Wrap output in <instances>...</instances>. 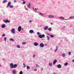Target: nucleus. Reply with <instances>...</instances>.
<instances>
[{"label":"nucleus","mask_w":74,"mask_h":74,"mask_svg":"<svg viewBox=\"0 0 74 74\" xmlns=\"http://www.w3.org/2000/svg\"><path fill=\"white\" fill-rule=\"evenodd\" d=\"M38 37L40 38H45V35L42 34V35H39Z\"/></svg>","instance_id":"nucleus-1"},{"label":"nucleus","mask_w":74,"mask_h":74,"mask_svg":"<svg viewBox=\"0 0 74 74\" xmlns=\"http://www.w3.org/2000/svg\"><path fill=\"white\" fill-rule=\"evenodd\" d=\"M11 32L13 34L15 33V28H13L11 30Z\"/></svg>","instance_id":"nucleus-2"},{"label":"nucleus","mask_w":74,"mask_h":74,"mask_svg":"<svg viewBox=\"0 0 74 74\" xmlns=\"http://www.w3.org/2000/svg\"><path fill=\"white\" fill-rule=\"evenodd\" d=\"M3 22H5V23H10V21L8 20H3Z\"/></svg>","instance_id":"nucleus-3"},{"label":"nucleus","mask_w":74,"mask_h":74,"mask_svg":"<svg viewBox=\"0 0 74 74\" xmlns=\"http://www.w3.org/2000/svg\"><path fill=\"white\" fill-rule=\"evenodd\" d=\"M40 47L42 48H43V47H44V45L42 43H41L40 44Z\"/></svg>","instance_id":"nucleus-4"},{"label":"nucleus","mask_w":74,"mask_h":74,"mask_svg":"<svg viewBox=\"0 0 74 74\" xmlns=\"http://www.w3.org/2000/svg\"><path fill=\"white\" fill-rule=\"evenodd\" d=\"M54 15H50L48 16L49 18H53Z\"/></svg>","instance_id":"nucleus-5"},{"label":"nucleus","mask_w":74,"mask_h":74,"mask_svg":"<svg viewBox=\"0 0 74 74\" xmlns=\"http://www.w3.org/2000/svg\"><path fill=\"white\" fill-rule=\"evenodd\" d=\"M21 26H19L18 28V32L21 31Z\"/></svg>","instance_id":"nucleus-6"},{"label":"nucleus","mask_w":74,"mask_h":74,"mask_svg":"<svg viewBox=\"0 0 74 74\" xmlns=\"http://www.w3.org/2000/svg\"><path fill=\"white\" fill-rule=\"evenodd\" d=\"M10 67H11L12 69H13V66H14V64H13V63H12L10 64Z\"/></svg>","instance_id":"nucleus-7"},{"label":"nucleus","mask_w":74,"mask_h":74,"mask_svg":"<svg viewBox=\"0 0 74 74\" xmlns=\"http://www.w3.org/2000/svg\"><path fill=\"white\" fill-rule=\"evenodd\" d=\"M17 66H18V65H17V64H14L13 65V69L16 68V67H17Z\"/></svg>","instance_id":"nucleus-8"},{"label":"nucleus","mask_w":74,"mask_h":74,"mask_svg":"<svg viewBox=\"0 0 74 74\" xmlns=\"http://www.w3.org/2000/svg\"><path fill=\"white\" fill-rule=\"evenodd\" d=\"M11 2H8V5L7 6V8H8V7H10V5H11Z\"/></svg>","instance_id":"nucleus-9"},{"label":"nucleus","mask_w":74,"mask_h":74,"mask_svg":"<svg viewBox=\"0 0 74 74\" xmlns=\"http://www.w3.org/2000/svg\"><path fill=\"white\" fill-rule=\"evenodd\" d=\"M40 15H41L42 17H45V16H44V15L43 13H39Z\"/></svg>","instance_id":"nucleus-10"},{"label":"nucleus","mask_w":74,"mask_h":74,"mask_svg":"<svg viewBox=\"0 0 74 74\" xmlns=\"http://www.w3.org/2000/svg\"><path fill=\"white\" fill-rule=\"evenodd\" d=\"M48 29V27L47 26H46L44 28V29L45 30H46Z\"/></svg>","instance_id":"nucleus-11"},{"label":"nucleus","mask_w":74,"mask_h":74,"mask_svg":"<svg viewBox=\"0 0 74 74\" xmlns=\"http://www.w3.org/2000/svg\"><path fill=\"white\" fill-rule=\"evenodd\" d=\"M12 73L13 74H16V71H15V70H14L12 71Z\"/></svg>","instance_id":"nucleus-12"},{"label":"nucleus","mask_w":74,"mask_h":74,"mask_svg":"<svg viewBox=\"0 0 74 74\" xmlns=\"http://www.w3.org/2000/svg\"><path fill=\"white\" fill-rule=\"evenodd\" d=\"M57 67L58 69H60V68H61V67H62V66L61 65H60V64H58L57 65Z\"/></svg>","instance_id":"nucleus-13"},{"label":"nucleus","mask_w":74,"mask_h":74,"mask_svg":"<svg viewBox=\"0 0 74 74\" xmlns=\"http://www.w3.org/2000/svg\"><path fill=\"white\" fill-rule=\"evenodd\" d=\"M29 33H34V31L33 30H29Z\"/></svg>","instance_id":"nucleus-14"},{"label":"nucleus","mask_w":74,"mask_h":74,"mask_svg":"<svg viewBox=\"0 0 74 74\" xmlns=\"http://www.w3.org/2000/svg\"><path fill=\"white\" fill-rule=\"evenodd\" d=\"M59 18H60V19H62V20H64V17L63 16L60 17H59Z\"/></svg>","instance_id":"nucleus-15"},{"label":"nucleus","mask_w":74,"mask_h":74,"mask_svg":"<svg viewBox=\"0 0 74 74\" xmlns=\"http://www.w3.org/2000/svg\"><path fill=\"white\" fill-rule=\"evenodd\" d=\"M39 45V44L37 43H34V46H37V45Z\"/></svg>","instance_id":"nucleus-16"},{"label":"nucleus","mask_w":74,"mask_h":74,"mask_svg":"<svg viewBox=\"0 0 74 74\" xmlns=\"http://www.w3.org/2000/svg\"><path fill=\"white\" fill-rule=\"evenodd\" d=\"M56 62H57V60H54L53 62V64H55L56 63Z\"/></svg>","instance_id":"nucleus-17"},{"label":"nucleus","mask_w":74,"mask_h":74,"mask_svg":"<svg viewBox=\"0 0 74 74\" xmlns=\"http://www.w3.org/2000/svg\"><path fill=\"white\" fill-rule=\"evenodd\" d=\"M27 7L29 8H30L31 7V5L30 3H29L28 5H27Z\"/></svg>","instance_id":"nucleus-18"},{"label":"nucleus","mask_w":74,"mask_h":74,"mask_svg":"<svg viewBox=\"0 0 74 74\" xmlns=\"http://www.w3.org/2000/svg\"><path fill=\"white\" fill-rule=\"evenodd\" d=\"M2 28H4V27H5V24H3L1 25Z\"/></svg>","instance_id":"nucleus-19"},{"label":"nucleus","mask_w":74,"mask_h":74,"mask_svg":"<svg viewBox=\"0 0 74 74\" xmlns=\"http://www.w3.org/2000/svg\"><path fill=\"white\" fill-rule=\"evenodd\" d=\"M49 66H53V64H52V63H49Z\"/></svg>","instance_id":"nucleus-20"},{"label":"nucleus","mask_w":74,"mask_h":74,"mask_svg":"<svg viewBox=\"0 0 74 74\" xmlns=\"http://www.w3.org/2000/svg\"><path fill=\"white\" fill-rule=\"evenodd\" d=\"M7 0H5L3 1V3H7Z\"/></svg>","instance_id":"nucleus-21"},{"label":"nucleus","mask_w":74,"mask_h":74,"mask_svg":"<svg viewBox=\"0 0 74 74\" xmlns=\"http://www.w3.org/2000/svg\"><path fill=\"white\" fill-rule=\"evenodd\" d=\"M50 36L51 38H53L54 37V36L52 34L50 35Z\"/></svg>","instance_id":"nucleus-22"},{"label":"nucleus","mask_w":74,"mask_h":74,"mask_svg":"<svg viewBox=\"0 0 74 74\" xmlns=\"http://www.w3.org/2000/svg\"><path fill=\"white\" fill-rule=\"evenodd\" d=\"M46 37L47 39V40H49V36H47Z\"/></svg>","instance_id":"nucleus-23"},{"label":"nucleus","mask_w":74,"mask_h":74,"mask_svg":"<svg viewBox=\"0 0 74 74\" xmlns=\"http://www.w3.org/2000/svg\"><path fill=\"white\" fill-rule=\"evenodd\" d=\"M62 57H65L66 56V54H65V53H63L62 54Z\"/></svg>","instance_id":"nucleus-24"},{"label":"nucleus","mask_w":74,"mask_h":74,"mask_svg":"<svg viewBox=\"0 0 74 74\" xmlns=\"http://www.w3.org/2000/svg\"><path fill=\"white\" fill-rule=\"evenodd\" d=\"M48 29L49 32H51V30H52L51 28H49Z\"/></svg>","instance_id":"nucleus-25"},{"label":"nucleus","mask_w":74,"mask_h":74,"mask_svg":"<svg viewBox=\"0 0 74 74\" xmlns=\"http://www.w3.org/2000/svg\"><path fill=\"white\" fill-rule=\"evenodd\" d=\"M10 41H14V39H13V38H11L10 39Z\"/></svg>","instance_id":"nucleus-26"},{"label":"nucleus","mask_w":74,"mask_h":74,"mask_svg":"<svg viewBox=\"0 0 74 74\" xmlns=\"http://www.w3.org/2000/svg\"><path fill=\"white\" fill-rule=\"evenodd\" d=\"M64 66H67V65H68V63L67 62H66L64 64Z\"/></svg>","instance_id":"nucleus-27"},{"label":"nucleus","mask_w":74,"mask_h":74,"mask_svg":"<svg viewBox=\"0 0 74 74\" xmlns=\"http://www.w3.org/2000/svg\"><path fill=\"white\" fill-rule=\"evenodd\" d=\"M16 48H20V46L19 45H18L16 46Z\"/></svg>","instance_id":"nucleus-28"},{"label":"nucleus","mask_w":74,"mask_h":74,"mask_svg":"<svg viewBox=\"0 0 74 74\" xmlns=\"http://www.w3.org/2000/svg\"><path fill=\"white\" fill-rule=\"evenodd\" d=\"M68 54L69 56H70V55H71V52H68Z\"/></svg>","instance_id":"nucleus-29"},{"label":"nucleus","mask_w":74,"mask_h":74,"mask_svg":"<svg viewBox=\"0 0 74 74\" xmlns=\"http://www.w3.org/2000/svg\"><path fill=\"white\" fill-rule=\"evenodd\" d=\"M71 18H74V16H72L69 17L70 19H71Z\"/></svg>","instance_id":"nucleus-30"},{"label":"nucleus","mask_w":74,"mask_h":74,"mask_svg":"<svg viewBox=\"0 0 74 74\" xmlns=\"http://www.w3.org/2000/svg\"><path fill=\"white\" fill-rule=\"evenodd\" d=\"M26 44V42H23L22 43V44L23 45H25Z\"/></svg>","instance_id":"nucleus-31"},{"label":"nucleus","mask_w":74,"mask_h":74,"mask_svg":"<svg viewBox=\"0 0 74 74\" xmlns=\"http://www.w3.org/2000/svg\"><path fill=\"white\" fill-rule=\"evenodd\" d=\"M37 34L38 35H40L41 34H40V33L39 32H37Z\"/></svg>","instance_id":"nucleus-32"},{"label":"nucleus","mask_w":74,"mask_h":74,"mask_svg":"<svg viewBox=\"0 0 74 74\" xmlns=\"http://www.w3.org/2000/svg\"><path fill=\"white\" fill-rule=\"evenodd\" d=\"M23 66H24V68H25V67H26V65H25V64L24 63H23Z\"/></svg>","instance_id":"nucleus-33"},{"label":"nucleus","mask_w":74,"mask_h":74,"mask_svg":"<svg viewBox=\"0 0 74 74\" xmlns=\"http://www.w3.org/2000/svg\"><path fill=\"white\" fill-rule=\"evenodd\" d=\"M23 74V72L22 71H21L20 72L19 74Z\"/></svg>","instance_id":"nucleus-34"},{"label":"nucleus","mask_w":74,"mask_h":74,"mask_svg":"<svg viewBox=\"0 0 74 74\" xmlns=\"http://www.w3.org/2000/svg\"><path fill=\"white\" fill-rule=\"evenodd\" d=\"M56 49L54 51V52H56V51H57V50H58V47H56Z\"/></svg>","instance_id":"nucleus-35"},{"label":"nucleus","mask_w":74,"mask_h":74,"mask_svg":"<svg viewBox=\"0 0 74 74\" xmlns=\"http://www.w3.org/2000/svg\"><path fill=\"white\" fill-rule=\"evenodd\" d=\"M27 69H30V67L29 66H27Z\"/></svg>","instance_id":"nucleus-36"},{"label":"nucleus","mask_w":74,"mask_h":74,"mask_svg":"<svg viewBox=\"0 0 74 74\" xmlns=\"http://www.w3.org/2000/svg\"><path fill=\"white\" fill-rule=\"evenodd\" d=\"M6 40H7V38H6V37H5L4 38V40L5 42L6 41Z\"/></svg>","instance_id":"nucleus-37"},{"label":"nucleus","mask_w":74,"mask_h":74,"mask_svg":"<svg viewBox=\"0 0 74 74\" xmlns=\"http://www.w3.org/2000/svg\"><path fill=\"white\" fill-rule=\"evenodd\" d=\"M36 66L37 67H40V66L38 64H36Z\"/></svg>","instance_id":"nucleus-38"},{"label":"nucleus","mask_w":74,"mask_h":74,"mask_svg":"<svg viewBox=\"0 0 74 74\" xmlns=\"http://www.w3.org/2000/svg\"><path fill=\"white\" fill-rule=\"evenodd\" d=\"M10 6V8H13V6H12V5H10L9 6Z\"/></svg>","instance_id":"nucleus-39"},{"label":"nucleus","mask_w":74,"mask_h":74,"mask_svg":"<svg viewBox=\"0 0 74 74\" xmlns=\"http://www.w3.org/2000/svg\"><path fill=\"white\" fill-rule=\"evenodd\" d=\"M23 4H26V2L25 1H23Z\"/></svg>","instance_id":"nucleus-40"},{"label":"nucleus","mask_w":74,"mask_h":74,"mask_svg":"<svg viewBox=\"0 0 74 74\" xmlns=\"http://www.w3.org/2000/svg\"><path fill=\"white\" fill-rule=\"evenodd\" d=\"M5 36V34H4L2 36V37H4Z\"/></svg>","instance_id":"nucleus-41"},{"label":"nucleus","mask_w":74,"mask_h":74,"mask_svg":"<svg viewBox=\"0 0 74 74\" xmlns=\"http://www.w3.org/2000/svg\"><path fill=\"white\" fill-rule=\"evenodd\" d=\"M34 71H37V69H34Z\"/></svg>","instance_id":"nucleus-42"},{"label":"nucleus","mask_w":74,"mask_h":74,"mask_svg":"<svg viewBox=\"0 0 74 74\" xmlns=\"http://www.w3.org/2000/svg\"><path fill=\"white\" fill-rule=\"evenodd\" d=\"M16 2H17V1L16 0H14V3H16Z\"/></svg>","instance_id":"nucleus-43"},{"label":"nucleus","mask_w":74,"mask_h":74,"mask_svg":"<svg viewBox=\"0 0 74 74\" xmlns=\"http://www.w3.org/2000/svg\"><path fill=\"white\" fill-rule=\"evenodd\" d=\"M33 58H35V55H33Z\"/></svg>","instance_id":"nucleus-44"},{"label":"nucleus","mask_w":74,"mask_h":74,"mask_svg":"<svg viewBox=\"0 0 74 74\" xmlns=\"http://www.w3.org/2000/svg\"><path fill=\"white\" fill-rule=\"evenodd\" d=\"M46 34H47V35H48V36L50 35V34H48V33H46Z\"/></svg>","instance_id":"nucleus-45"},{"label":"nucleus","mask_w":74,"mask_h":74,"mask_svg":"<svg viewBox=\"0 0 74 74\" xmlns=\"http://www.w3.org/2000/svg\"><path fill=\"white\" fill-rule=\"evenodd\" d=\"M35 10H38V8H35Z\"/></svg>","instance_id":"nucleus-46"},{"label":"nucleus","mask_w":74,"mask_h":74,"mask_svg":"<svg viewBox=\"0 0 74 74\" xmlns=\"http://www.w3.org/2000/svg\"><path fill=\"white\" fill-rule=\"evenodd\" d=\"M25 10H28V9L27 8H25Z\"/></svg>","instance_id":"nucleus-47"},{"label":"nucleus","mask_w":74,"mask_h":74,"mask_svg":"<svg viewBox=\"0 0 74 74\" xmlns=\"http://www.w3.org/2000/svg\"><path fill=\"white\" fill-rule=\"evenodd\" d=\"M32 22V21L31 20H30V21H29V22H30V23H31Z\"/></svg>","instance_id":"nucleus-48"},{"label":"nucleus","mask_w":74,"mask_h":74,"mask_svg":"<svg viewBox=\"0 0 74 74\" xmlns=\"http://www.w3.org/2000/svg\"><path fill=\"white\" fill-rule=\"evenodd\" d=\"M72 62H74V59H73L72 60Z\"/></svg>","instance_id":"nucleus-49"},{"label":"nucleus","mask_w":74,"mask_h":74,"mask_svg":"<svg viewBox=\"0 0 74 74\" xmlns=\"http://www.w3.org/2000/svg\"><path fill=\"white\" fill-rule=\"evenodd\" d=\"M45 45H47V44H46V43H45Z\"/></svg>","instance_id":"nucleus-50"},{"label":"nucleus","mask_w":74,"mask_h":74,"mask_svg":"<svg viewBox=\"0 0 74 74\" xmlns=\"http://www.w3.org/2000/svg\"><path fill=\"white\" fill-rule=\"evenodd\" d=\"M21 29H22V30H23V28H21Z\"/></svg>","instance_id":"nucleus-51"},{"label":"nucleus","mask_w":74,"mask_h":74,"mask_svg":"<svg viewBox=\"0 0 74 74\" xmlns=\"http://www.w3.org/2000/svg\"><path fill=\"white\" fill-rule=\"evenodd\" d=\"M41 70H43V68H42L41 69Z\"/></svg>","instance_id":"nucleus-52"},{"label":"nucleus","mask_w":74,"mask_h":74,"mask_svg":"<svg viewBox=\"0 0 74 74\" xmlns=\"http://www.w3.org/2000/svg\"><path fill=\"white\" fill-rule=\"evenodd\" d=\"M3 60L4 61H5V60L4 58L3 59Z\"/></svg>","instance_id":"nucleus-53"},{"label":"nucleus","mask_w":74,"mask_h":74,"mask_svg":"<svg viewBox=\"0 0 74 74\" xmlns=\"http://www.w3.org/2000/svg\"><path fill=\"white\" fill-rule=\"evenodd\" d=\"M51 25H52V23H51Z\"/></svg>","instance_id":"nucleus-54"},{"label":"nucleus","mask_w":74,"mask_h":74,"mask_svg":"<svg viewBox=\"0 0 74 74\" xmlns=\"http://www.w3.org/2000/svg\"><path fill=\"white\" fill-rule=\"evenodd\" d=\"M34 11L35 12H36V11H35V10H34Z\"/></svg>","instance_id":"nucleus-55"},{"label":"nucleus","mask_w":74,"mask_h":74,"mask_svg":"<svg viewBox=\"0 0 74 74\" xmlns=\"http://www.w3.org/2000/svg\"><path fill=\"white\" fill-rule=\"evenodd\" d=\"M25 0H22V1H24Z\"/></svg>","instance_id":"nucleus-56"},{"label":"nucleus","mask_w":74,"mask_h":74,"mask_svg":"<svg viewBox=\"0 0 74 74\" xmlns=\"http://www.w3.org/2000/svg\"><path fill=\"white\" fill-rule=\"evenodd\" d=\"M33 10H34V8H33Z\"/></svg>","instance_id":"nucleus-57"},{"label":"nucleus","mask_w":74,"mask_h":74,"mask_svg":"<svg viewBox=\"0 0 74 74\" xmlns=\"http://www.w3.org/2000/svg\"><path fill=\"white\" fill-rule=\"evenodd\" d=\"M1 66V64H0V66Z\"/></svg>","instance_id":"nucleus-58"}]
</instances>
